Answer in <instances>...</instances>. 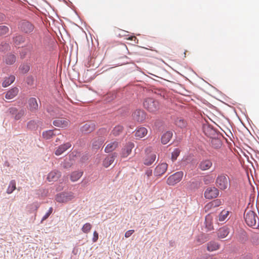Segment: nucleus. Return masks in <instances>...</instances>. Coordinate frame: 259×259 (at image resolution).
Instances as JSON below:
<instances>
[{"label":"nucleus","instance_id":"a878e982","mask_svg":"<svg viewBox=\"0 0 259 259\" xmlns=\"http://www.w3.org/2000/svg\"><path fill=\"white\" fill-rule=\"evenodd\" d=\"M13 41L15 46H18L25 41V38L20 34H17L13 37Z\"/></svg>","mask_w":259,"mask_h":259},{"label":"nucleus","instance_id":"39448f33","mask_svg":"<svg viewBox=\"0 0 259 259\" xmlns=\"http://www.w3.org/2000/svg\"><path fill=\"white\" fill-rule=\"evenodd\" d=\"M183 177V171H178L169 176L167 179L166 183L168 185L174 186L180 182Z\"/></svg>","mask_w":259,"mask_h":259},{"label":"nucleus","instance_id":"6e6552de","mask_svg":"<svg viewBox=\"0 0 259 259\" xmlns=\"http://www.w3.org/2000/svg\"><path fill=\"white\" fill-rule=\"evenodd\" d=\"M219 194V191L215 187H208L204 192V197L206 199H211L216 198Z\"/></svg>","mask_w":259,"mask_h":259},{"label":"nucleus","instance_id":"6e6d98bb","mask_svg":"<svg viewBox=\"0 0 259 259\" xmlns=\"http://www.w3.org/2000/svg\"><path fill=\"white\" fill-rule=\"evenodd\" d=\"M257 237H259V236H258Z\"/></svg>","mask_w":259,"mask_h":259},{"label":"nucleus","instance_id":"2f4dec72","mask_svg":"<svg viewBox=\"0 0 259 259\" xmlns=\"http://www.w3.org/2000/svg\"><path fill=\"white\" fill-rule=\"evenodd\" d=\"M229 211L228 210H223L221 211L219 216V220L220 222L224 221L228 217Z\"/></svg>","mask_w":259,"mask_h":259},{"label":"nucleus","instance_id":"a19ab883","mask_svg":"<svg viewBox=\"0 0 259 259\" xmlns=\"http://www.w3.org/2000/svg\"><path fill=\"white\" fill-rule=\"evenodd\" d=\"M211 203L212 204V206H213V207H218V206H219L220 205H221L222 204V201L220 199H215L213 201H212L211 202Z\"/></svg>","mask_w":259,"mask_h":259},{"label":"nucleus","instance_id":"ea45409f","mask_svg":"<svg viewBox=\"0 0 259 259\" xmlns=\"http://www.w3.org/2000/svg\"><path fill=\"white\" fill-rule=\"evenodd\" d=\"M180 151L178 149H176L171 154V160L175 161L177 159L178 156L179 155Z\"/></svg>","mask_w":259,"mask_h":259},{"label":"nucleus","instance_id":"0eeeda50","mask_svg":"<svg viewBox=\"0 0 259 259\" xmlns=\"http://www.w3.org/2000/svg\"><path fill=\"white\" fill-rule=\"evenodd\" d=\"M133 118L134 120L139 122H144L147 117L146 113L143 110L137 109L132 114Z\"/></svg>","mask_w":259,"mask_h":259},{"label":"nucleus","instance_id":"4c0bfd02","mask_svg":"<svg viewBox=\"0 0 259 259\" xmlns=\"http://www.w3.org/2000/svg\"><path fill=\"white\" fill-rule=\"evenodd\" d=\"M30 69L29 66L27 64L21 65L19 67V70L22 73H27Z\"/></svg>","mask_w":259,"mask_h":259},{"label":"nucleus","instance_id":"a211bd4d","mask_svg":"<svg viewBox=\"0 0 259 259\" xmlns=\"http://www.w3.org/2000/svg\"><path fill=\"white\" fill-rule=\"evenodd\" d=\"M212 165V162L209 160H203L201 161L199 164V168L201 170H206L209 169Z\"/></svg>","mask_w":259,"mask_h":259},{"label":"nucleus","instance_id":"393cba45","mask_svg":"<svg viewBox=\"0 0 259 259\" xmlns=\"http://www.w3.org/2000/svg\"><path fill=\"white\" fill-rule=\"evenodd\" d=\"M172 136L171 132L167 131L163 134L161 137V142L163 144H166L169 142Z\"/></svg>","mask_w":259,"mask_h":259},{"label":"nucleus","instance_id":"473e14b6","mask_svg":"<svg viewBox=\"0 0 259 259\" xmlns=\"http://www.w3.org/2000/svg\"><path fill=\"white\" fill-rule=\"evenodd\" d=\"M123 129V127L122 126L117 125L113 128L112 133L114 136H117L122 133Z\"/></svg>","mask_w":259,"mask_h":259},{"label":"nucleus","instance_id":"dca6fc26","mask_svg":"<svg viewBox=\"0 0 259 259\" xmlns=\"http://www.w3.org/2000/svg\"><path fill=\"white\" fill-rule=\"evenodd\" d=\"M148 133L147 128L144 127H140L135 131V136L137 139H140L144 137Z\"/></svg>","mask_w":259,"mask_h":259},{"label":"nucleus","instance_id":"603ef678","mask_svg":"<svg viewBox=\"0 0 259 259\" xmlns=\"http://www.w3.org/2000/svg\"><path fill=\"white\" fill-rule=\"evenodd\" d=\"M59 140H60V139H58V138H57V139H56V142H58V141H59Z\"/></svg>","mask_w":259,"mask_h":259},{"label":"nucleus","instance_id":"b1692460","mask_svg":"<svg viewBox=\"0 0 259 259\" xmlns=\"http://www.w3.org/2000/svg\"><path fill=\"white\" fill-rule=\"evenodd\" d=\"M156 154L152 153L150 154H148L144 159V163L147 165H150L152 164L156 159Z\"/></svg>","mask_w":259,"mask_h":259},{"label":"nucleus","instance_id":"9b49d317","mask_svg":"<svg viewBox=\"0 0 259 259\" xmlns=\"http://www.w3.org/2000/svg\"><path fill=\"white\" fill-rule=\"evenodd\" d=\"M38 108V105L35 98H30L28 100V109L31 112H35Z\"/></svg>","mask_w":259,"mask_h":259},{"label":"nucleus","instance_id":"7ed1b4c3","mask_svg":"<svg viewBox=\"0 0 259 259\" xmlns=\"http://www.w3.org/2000/svg\"><path fill=\"white\" fill-rule=\"evenodd\" d=\"M216 186L221 190H224L229 186V178L227 175L221 174L218 176L215 181Z\"/></svg>","mask_w":259,"mask_h":259},{"label":"nucleus","instance_id":"4468645a","mask_svg":"<svg viewBox=\"0 0 259 259\" xmlns=\"http://www.w3.org/2000/svg\"><path fill=\"white\" fill-rule=\"evenodd\" d=\"M71 146V144L69 142L62 144L57 148L55 154L57 156H59L70 148Z\"/></svg>","mask_w":259,"mask_h":259},{"label":"nucleus","instance_id":"5fc2aeb1","mask_svg":"<svg viewBox=\"0 0 259 259\" xmlns=\"http://www.w3.org/2000/svg\"><path fill=\"white\" fill-rule=\"evenodd\" d=\"M24 56H25L24 55L23 56H21V57L23 58V57H24Z\"/></svg>","mask_w":259,"mask_h":259},{"label":"nucleus","instance_id":"9d476101","mask_svg":"<svg viewBox=\"0 0 259 259\" xmlns=\"http://www.w3.org/2000/svg\"><path fill=\"white\" fill-rule=\"evenodd\" d=\"M10 113L12 115L14 119L16 120L20 119L25 114L24 109L18 110L15 107H11L9 109Z\"/></svg>","mask_w":259,"mask_h":259},{"label":"nucleus","instance_id":"58836bf2","mask_svg":"<svg viewBox=\"0 0 259 259\" xmlns=\"http://www.w3.org/2000/svg\"><path fill=\"white\" fill-rule=\"evenodd\" d=\"M92 225L90 223H86L83 226L81 230L83 232L88 233L90 231Z\"/></svg>","mask_w":259,"mask_h":259},{"label":"nucleus","instance_id":"c756f323","mask_svg":"<svg viewBox=\"0 0 259 259\" xmlns=\"http://www.w3.org/2000/svg\"><path fill=\"white\" fill-rule=\"evenodd\" d=\"M16 189V182L15 180H12L9 183L7 193L9 194H11Z\"/></svg>","mask_w":259,"mask_h":259},{"label":"nucleus","instance_id":"5701e85b","mask_svg":"<svg viewBox=\"0 0 259 259\" xmlns=\"http://www.w3.org/2000/svg\"><path fill=\"white\" fill-rule=\"evenodd\" d=\"M119 143L117 141H113L108 144L105 148V152L109 153L112 152L118 147Z\"/></svg>","mask_w":259,"mask_h":259},{"label":"nucleus","instance_id":"a18cd8bd","mask_svg":"<svg viewBox=\"0 0 259 259\" xmlns=\"http://www.w3.org/2000/svg\"><path fill=\"white\" fill-rule=\"evenodd\" d=\"M134 232V230H128L127 231H126L125 233V234H124V236L125 238H128L129 237H130L132 234Z\"/></svg>","mask_w":259,"mask_h":259},{"label":"nucleus","instance_id":"f704fd0d","mask_svg":"<svg viewBox=\"0 0 259 259\" xmlns=\"http://www.w3.org/2000/svg\"><path fill=\"white\" fill-rule=\"evenodd\" d=\"M175 123L177 126L180 128H184L187 126L186 121L181 118L177 119L175 121Z\"/></svg>","mask_w":259,"mask_h":259},{"label":"nucleus","instance_id":"f257e3e1","mask_svg":"<svg viewBox=\"0 0 259 259\" xmlns=\"http://www.w3.org/2000/svg\"><path fill=\"white\" fill-rule=\"evenodd\" d=\"M244 218L247 225L250 227L256 226L258 218L254 211L247 208L244 212Z\"/></svg>","mask_w":259,"mask_h":259},{"label":"nucleus","instance_id":"f8f14e48","mask_svg":"<svg viewBox=\"0 0 259 259\" xmlns=\"http://www.w3.org/2000/svg\"><path fill=\"white\" fill-rule=\"evenodd\" d=\"M167 168V164L162 163L158 165L155 168L154 174L157 176H160L165 172Z\"/></svg>","mask_w":259,"mask_h":259},{"label":"nucleus","instance_id":"f03ea898","mask_svg":"<svg viewBox=\"0 0 259 259\" xmlns=\"http://www.w3.org/2000/svg\"><path fill=\"white\" fill-rule=\"evenodd\" d=\"M143 106L145 108L151 112L157 111L159 108L158 102L151 98H147L144 100Z\"/></svg>","mask_w":259,"mask_h":259},{"label":"nucleus","instance_id":"cd10ccee","mask_svg":"<svg viewBox=\"0 0 259 259\" xmlns=\"http://www.w3.org/2000/svg\"><path fill=\"white\" fill-rule=\"evenodd\" d=\"M205 223L206 228L211 230L213 229L212 226V217L211 214H208L205 217Z\"/></svg>","mask_w":259,"mask_h":259},{"label":"nucleus","instance_id":"2eb2a0df","mask_svg":"<svg viewBox=\"0 0 259 259\" xmlns=\"http://www.w3.org/2000/svg\"><path fill=\"white\" fill-rule=\"evenodd\" d=\"M116 153H114L108 155L103 161V166L107 168L111 165V164L114 162L115 158L116 157Z\"/></svg>","mask_w":259,"mask_h":259},{"label":"nucleus","instance_id":"1a4fd4ad","mask_svg":"<svg viewBox=\"0 0 259 259\" xmlns=\"http://www.w3.org/2000/svg\"><path fill=\"white\" fill-rule=\"evenodd\" d=\"M53 123L55 126L65 128L70 125V121L67 118L59 117L55 119Z\"/></svg>","mask_w":259,"mask_h":259},{"label":"nucleus","instance_id":"4be33fe9","mask_svg":"<svg viewBox=\"0 0 259 259\" xmlns=\"http://www.w3.org/2000/svg\"><path fill=\"white\" fill-rule=\"evenodd\" d=\"M60 176L61 174L59 171L53 170L48 174L47 179L50 182L56 181L58 179Z\"/></svg>","mask_w":259,"mask_h":259},{"label":"nucleus","instance_id":"20e7f679","mask_svg":"<svg viewBox=\"0 0 259 259\" xmlns=\"http://www.w3.org/2000/svg\"><path fill=\"white\" fill-rule=\"evenodd\" d=\"M74 197V194L71 192H63L56 195V200L60 203H66Z\"/></svg>","mask_w":259,"mask_h":259},{"label":"nucleus","instance_id":"8fccbe9b","mask_svg":"<svg viewBox=\"0 0 259 259\" xmlns=\"http://www.w3.org/2000/svg\"><path fill=\"white\" fill-rule=\"evenodd\" d=\"M5 15L3 13H0V22L4 21L5 20Z\"/></svg>","mask_w":259,"mask_h":259},{"label":"nucleus","instance_id":"aec40b11","mask_svg":"<svg viewBox=\"0 0 259 259\" xmlns=\"http://www.w3.org/2000/svg\"><path fill=\"white\" fill-rule=\"evenodd\" d=\"M229 232V229L227 227H223L218 231V237L220 239L224 238L228 236Z\"/></svg>","mask_w":259,"mask_h":259},{"label":"nucleus","instance_id":"864d4df0","mask_svg":"<svg viewBox=\"0 0 259 259\" xmlns=\"http://www.w3.org/2000/svg\"><path fill=\"white\" fill-rule=\"evenodd\" d=\"M32 122H33V121H30V122H29V123H28V125H29L30 123H32Z\"/></svg>","mask_w":259,"mask_h":259},{"label":"nucleus","instance_id":"c9c22d12","mask_svg":"<svg viewBox=\"0 0 259 259\" xmlns=\"http://www.w3.org/2000/svg\"><path fill=\"white\" fill-rule=\"evenodd\" d=\"M9 31V28L8 27L5 25L0 26V36H4L8 33Z\"/></svg>","mask_w":259,"mask_h":259},{"label":"nucleus","instance_id":"412c9836","mask_svg":"<svg viewBox=\"0 0 259 259\" xmlns=\"http://www.w3.org/2000/svg\"><path fill=\"white\" fill-rule=\"evenodd\" d=\"M220 247V245L218 242L211 241L207 244V250L208 251H214L218 250Z\"/></svg>","mask_w":259,"mask_h":259},{"label":"nucleus","instance_id":"72a5a7b5","mask_svg":"<svg viewBox=\"0 0 259 259\" xmlns=\"http://www.w3.org/2000/svg\"><path fill=\"white\" fill-rule=\"evenodd\" d=\"M55 134L54 133V131L48 130L42 133V137L44 138L49 140L52 138Z\"/></svg>","mask_w":259,"mask_h":259},{"label":"nucleus","instance_id":"7c9ffc66","mask_svg":"<svg viewBox=\"0 0 259 259\" xmlns=\"http://www.w3.org/2000/svg\"><path fill=\"white\" fill-rule=\"evenodd\" d=\"M82 175V172L74 171L72 173L70 179L72 182L77 181Z\"/></svg>","mask_w":259,"mask_h":259},{"label":"nucleus","instance_id":"c03bdc74","mask_svg":"<svg viewBox=\"0 0 259 259\" xmlns=\"http://www.w3.org/2000/svg\"><path fill=\"white\" fill-rule=\"evenodd\" d=\"M212 208H214L213 206H212V204L211 202H209L207 203L204 207V209L205 211H208L209 210H210Z\"/></svg>","mask_w":259,"mask_h":259},{"label":"nucleus","instance_id":"3c124183","mask_svg":"<svg viewBox=\"0 0 259 259\" xmlns=\"http://www.w3.org/2000/svg\"><path fill=\"white\" fill-rule=\"evenodd\" d=\"M68 166H70V165H64V167H67Z\"/></svg>","mask_w":259,"mask_h":259},{"label":"nucleus","instance_id":"f3484780","mask_svg":"<svg viewBox=\"0 0 259 259\" xmlns=\"http://www.w3.org/2000/svg\"><path fill=\"white\" fill-rule=\"evenodd\" d=\"M95 128V125L92 122H89L85 123L81 128L82 132L89 133L93 132Z\"/></svg>","mask_w":259,"mask_h":259},{"label":"nucleus","instance_id":"423d86ee","mask_svg":"<svg viewBox=\"0 0 259 259\" xmlns=\"http://www.w3.org/2000/svg\"><path fill=\"white\" fill-rule=\"evenodd\" d=\"M18 28L22 32L29 33L33 31L34 26L29 22L23 20L19 23Z\"/></svg>","mask_w":259,"mask_h":259},{"label":"nucleus","instance_id":"6ab92c4d","mask_svg":"<svg viewBox=\"0 0 259 259\" xmlns=\"http://www.w3.org/2000/svg\"><path fill=\"white\" fill-rule=\"evenodd\" d=\"M18 92L19 90L17 88H13L6 93L5 98L8 100L13 99L17 95Z\"/></svg>","mask_w":259,"mask_h":259},{"label":"nucleus","instance_id":"ddd939ff","mask_svg":"<svg viewBox=\"0 0 259 259\" xmlns=\"http://www.w3.org/2000/svg\"><path fill=\"white\" fill-rule=\"evenodd\" d=\"M134 147V143L131 142L127 143L124 147L122 149L121 153V156L122 157H126L127 156H128L131 153L132 150Z\"/></svg>","mask_w":259,"mask_h":259},{"label":"nucleus","instance_id":"de8ad7c7","mask_svg":"<svg viewBox=\"0 0 259 259\" xmlns=\"http://www.w3.org/2000/svg\"><path fill=\"white\" fill-rule=\"evenodd\" d=\"M145 175L148 177H149L152 176V170L151 169H148L146 172Z\"/></svg>","mask_w":259,"mask_h":259},{"label":"nucleus","instance_id":"c85d7f7f","mask_svg":"<svg viewBox=\"0 0 259 259\" xmlns=\"http://www.w3.org/2000/svg\"><path fill=\"white\" fill-rule=\"evenodd\" d=\"M16 60V57L13 54L7 55L5 58V62L8 65L14 64Z\"/></svg>","mask_w":259,"mask_h":259},{"label":"nucleus","instance_id":"e433bc0d","mask_svg":"<svg viewBox=\"0 0 259 259\" xmlns=\"http://www.w3.org/2000/svg\"><path fill=\"white\" fill-rule=\"evenodd\" d=\"M10 48V46L9 44L2 42L0 44V51L4 52L9 50Z\"/></svg>","mask_w":259,"mask_h":259},{"label":"nucleus","instance_id":"37998d69","mask_svg":"<svg viewBox=\"0 0 259 259\" xmlns=\"http://www.w3.org/2000/svg\"><path fill=\"white\" fill-rule=\"evenodd\" d=\"M212 144H215L216 146H214L215 148L219 147L221 145V142L220 140L217 139H213L211 140Z\"/></svg>","mask_w":259,"mask_h":259},{"label":"nucleus","instance_id":"bb28decb","mask_svg":"<svg viewBox=\"0 0 259 259\" xmlns=\"http://www.w3.org/2000/svg\"><path fill=\"white\" fill-rule=\"evenodd\" d=\"M15 79V77L14 75H10L8 77L5 78L3 83L2 86L4 88H6L11 84Z\"/></svg>","mask_w":259,"mask_h":259},{"label":"nucleus","instance_id":"09e8293b","mask_svg":"<svg viewBox=\"0 0 259 259\" xmlns=\"http://www.w3.org/2000/svg\"><path fill=\"white\" fill-rule=\"evenodd\" d=\"M127 39L128 40H133L135 42H136V41H138V40L137 39V37L135 36H132L131 37H129L128 38H127Z\"/></svg>","mask_w":259,"mask_h":259},{"label":"nucleus","instance_id":"79ce46f5","mask_svg":"<svg viewBox=\"0 0 259 259\" xmlns=\"http://www.w3.org/2000/svg\"><path fill=\"white\" fill-rule=\"evenodd\" d=\"M52 212H53V208L52 207H50L49 208L48 211L43 217L41 221L42 222L43 221L46 220L50 215V214L52 213Z\"/></svg>","mask_w":259,"mask_h":259},{"label":"nucleus","instance_id":"49530a36","mask_svg":"<svg viewBox=\"0 0 259 259\" xmlns=\"http://www.w3.org/2000/svg\"><path fill=\"white\" fill-rule=\"evenodd\" d=\"M98 239V233L97 231H94L93 233V241L95 242Z\"/></svg>","mask_w":259,"mask_h":259}]
</instances>
